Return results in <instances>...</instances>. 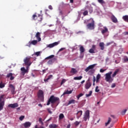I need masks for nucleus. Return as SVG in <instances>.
<instances>
[{
  "label": "nucleus",
  "mask_w": 128,
  "mask_h": 128,
  "mask_svg": "<svg viewBox=\"0 0 128 128\" xmlns=\"http://www.w3.org/2000/svg\"><path fill=\"white\" fill-rule=\"evenodd\" d=\"M84 24H86V28L88 30H94V19L90 18L87 20H85Z\"/></svg>",
  "instance_id": "f257e3e1"
},
{
  "label": "nucleus",
  "mask_w": 128,
  "mask_h": 128,
  "mask_svg": "<svg viewBox=\"0 0 128 128\" xmlns=\"http://www.w3.org/2000/svg\"><path fill=\"white\" fill-rule=\"evenodd\" d=\"M96 66V64L90 65L84 70V72H88L89 74H94L96 72V70H94V66Z\"/></svg>",
  "instance_id": "f03ea898"
},
{
  "label": "nucleus",
  "mask_w": 128,
  "mask_h": 128,
  "mask_svg": "<svg viewBox=\"0 0 128 128\" xmlns=\"http://www.w3.org/2000/svg\"><path fill=\"white\" fill-rule=\"evenodd\" d=\"M60 102V98L58 97H56L54 95L50 96V98L48 99V104H52V106L54 104H58V102Z\"/></svg>",
  "instance_id": "7ed1b4c3"
},
{
  "label": "nucleus",
  "mask_w": 128,
  "mask_h": 128,
  "mask_svg": "<svg viewBox=\"0 0 128 128\" xmlns=\"http://www.w3.org/2000/svg\"><path fill=\"white\" fill-rule=\"evenodd\" d=\"M37 96L38 100L40 102H44V92L42 90H39L37 92Z\"/></svg>",
  "instance_id": "20e7f679"
},
{
  "label": "nucleus",
  "mask_w": 128,
  "mask_h": 128,
  "mask_svg": "<svg viewBox=\"0 0 128 128\" xmlns=\"http://www.w3.org/2000/svg\"><path fill=\"white\" fill-rule=\"evenodd\" d=\"M88 11L90 14H92V12H93L92 7L86 6H85L84 10H82L84 11L82 13L83 16H88Z\"/></svg>",
  "instance_id": "39448f33"
},
{
  "label": "nucleus",
  "mask_w": 128,
  "mask_h": 128,
  "mask_svg": "<svg viewBox=\"0 0 128 128\" xmlns=\"http://www.w3.org/2000/svg\"><path fill=\"white\" fill-rule=\"evenodd\" d=\"M112 74V72H110L105 74V80L109 83L112 82V80H114V78L111 76Z\"/></svg>",
  "instance_id": "423d86ee"
},
{
  "label": "nucleus",
  "mask_w": 128,
  "mask_h": 128,
  "mask_svg": "<svg viewBox=\"0 0 128 128\" xmlns=\"http://www.w3.org/2000/svg\"><path fill=\"white\" fill-rule=\"evenodd\" d=\"M31 60L32 58L30 56L25 58L24 60V62L25 66H30L32 64Z\"/></svg>",
  "instance_id": "0eeeda50"
},
{
  "label": "nucleus",
  "mask_w": 128,
  "mask_h": 128,
  "mask_svg": "<svg viewBox=\"0 0 128 128\" xmlns=\"http://www.w3.org/2000/svg\"><path fill=\"white\" fill-rule=\"evenodd\" d=\"M90 119V110H87L84 114V120L85 122H86L88 120Z\"/></svg>",
  "instance_id": "6e6552de"
},
{
  "label": "nucleus",
  "mask_w": 128,
  "mask_h": 128,
  "mask_svg": "<svg viewBox=\"0 0 128 128\" xmlns=\"http://www.w3.org/2000/svg\"><path fill=\"white\" fill-rule=\"evenodd\" d=\"M92 86V82H90V79H88L86 84H85L84 88L86 90H88Z\"/></svg>",
  "instance_id": "1a4fd4ad"
},
{
  "label": "nucleus",
  "mask_w": 128,
  "mask_h": 128,
  "mask_svg": "<svg viewBox=\"0 0 128 128\" xmlns=\"http://www.w3.org/2000/svg\"><path fill=\"white\" fill-rule=\"evenodd\" d=\"M9 88H10V92L12 94H16V88L12 84H10L9 85Z\"/></svg>",
  "instance_id": "9d476101"
},
{
  "label": "nucleus",
  "mask_w": 128,
  "mask_h": 128,
  "mask_svg": "<svg viewBox=\"0 0 128 128\" xmlns=\"http://www.w3.org/2000/svg\"><path fill=\"white\" fill-rule=\"evenodd\" d=\"M60 42L58 41L57 42H54V43L49 44H48V48H54V46H56L60 44Z\"/></svg>",
  "instance_id": "9b49d317"
},
{
  "label": "nucleus",
  "mask_w": 128,
  "mask_h": 128,
  "mask_svg": "<svg viewBox=\"0 0 128 128\" xmlns=\"http://www.w3.org/2000/svg\"><path fill=\"white\" fill-rule=\"evenodd\" d=\"M38 40H32L31 42H29L28 44H29V45H26L27 46H29V48H30V46H32V44H33V46H36V44H38Z\"/></svg>",
  "instance_id": "f8f14e48"
},
{
  "label": "nucleus",
  "mask_w": 128,
  "mask_h": 128,
  "mask_svg": "<svg viewBox=\"0 0 128 128\" xmlns=\"http://www.w3.org/2000/svg\"><path fill=\"white\" fill-rule=\"evenodd\" d=\"M96 45H92V48H90L88 52L90 53V54H95V52L94 50H96Z\"/></svg>",
  "instance_id": "ddd939ff"
},
{
  "label": "nucleus",
  "mask_w": 128,
  "mask_h": 128,
  "mask_svg": "<svg viewBox=\"0 0 128 128\" xmlns=\"http://www.w3.org/2000/svg\"><path fill=\"white\" fill-rule=\"evenodd\" d=\"M8 106L9 108H18V103H15L13 104H10Z\"/></svg>",
  "instance_id": "4468645a"
},
{
  "label": "nucleus",
  "mask_w": 128,
  "mask_h": 128,
  "mask_svg": "<svg viewBox=\"0 0 128 128\" xmlns=\"http://www.w3.org/2000/svg\"><path fill=\"white\" fill-rule=\"evenodd\" d=\"M23 126L25 128H28L32 126V123H30V122H26L23 124Z\"/></svg>",
  "instance_id": "2eb2a0df"
},
{
  "label": "nucleus",
  "mask_w": 128,
  "mask_h": 128,
  "mask_svg": "<svg viewBox=\"0 0 128 128\" xmlns=\"http://www.w3.org/2000/svg\"><path fill=\"white\" fill-rule=\"evenodd\" d=\"M36 38L38 40V42H40L42 40V38H40V32H38L36 34Z\"/></svg>",
  "instance_id": "dca6fc26"
},
{
  "label": "nucleus",
  "mask_w": 128,
  "mask_h": 128,
  "mask_svg": "<svg viewBox=\"0 0 128 128\" xmlns=\"http://www.w3.org/2000/svg\"><path fill=\"white\" fill-rule=\"evenodd\" d=\"M12 73H8L6 75L7 78H10V80H14V76H12Z\"/></svg>",
  "instance_id": "f3484780"
},
{
  "label": "nucleus",
  "mask_w": 128,
  "mask_h": 128,
  "mask_svg": "<svg viewBox=\"0 0 128 128\" xmlns=\"http://www.w3.org/2000/svg\"><path fill=\"white\" fill-rule=\"evenodd\" d=\"M20 70L22 72V74L24 75L26 74H28V70H26V68L24 67H22L20 68Z\"/></svg>",
  "instance_id": "a211bd4d"
},
{
  "label": "nucleus",
  "mask_w": 128,
  "mask_h": 128,
  "mask_svg": "<svg viewBox=\"0 0 128 128\" xmlns=\"http://www.w3.org/2000/svg\"><path fill=\"white\" fill-rule=\"evenodd\" d=\"M70 74H78V70L74 68H72L71 70L70 71Z\"/></svg>",
  "instance_id": "6ab92c4d"
},
{
  "label": "nucleus",
  "mask_w": 128,
  "mask_h": 128,
  "mask_svg": "<svg viewBox=\"0 0 128 128\" xmlns=\"http://www.w3.org/2000/svg\"><path fill=\"white\" fill-rule=\"evenodd\" d=\"M104 29H102V30H101V32L102 34H106V32H108V28L106 27V26H104Z\"/></svg>",
  "instance_id": "aec40b11"
},
{
  "label": "nucleus",
  "mask_w": 128,
  "mask_h": 128,
  "mask_svg": "<svg viewBox=\"0 0 128 128\" xmlns=\"http://www.w3.org/2000/svg\"><path fill=\"white\" fill-rule=\"evenodd\" d=\"M111 20L113 22H118V19L113 14L111 16Z\"/></svg>",
  "instance_id": "412c9836"
},
{
  "label": "nucleus",
  "mask_w": 128,
  "mask_h": 128,
  "mask_svg": "<svg viewBox=\"0 0 128 128\" xmlns=\"http://www.w3.org/2000/svg\"><path fill=\"white\" fill-rule=\"evenodd\" d=\"M99 46L100 47V50H104V43L101 42L99 44Z\"/></svg>",
  "instance_id": "4be33fe9"
},
{
  "label": "nucleus",
  "mask_w": 128,
  "mask_h": 128,
  "mask_svg": "<svg viewBox=\"0 0 128 128\" xmlns=\"http://www.w3.org/2000/svg\"><path fill=\"white\" fill-rule=\"evenodd\" d=\"M4 101H2L0 102V111L4 110Z\"/></svg>",
  "instance_id": "5701e85b"
},
{
  "label": "nucleus",
  "mask_w": 128,
  "mask_h": 128,
  "mask_svg": "<svg viewBox=\"0 0 128 128\" xmlns=\"http://www.w3.org/2000/svg\"><path fill=\"white\" fill-rule=\"evenodd\" d=\"M42 20V15L38 14L37 22H41Z\"/></svg>",
  "instance_id": "b1692460"
},
{
  "label": "nucleus",
  "mask_w": 128,
  "mask_h": 128,
  "mask_svg": "<svg viewBox=\"0 0 128 128\" xmlns=\"http://www.w3.org/2000/svg\"><path fill=\"white\" fill-rule=\"evenodd\" d=\"M76 100H69V102L68 104V106H69V104H76Z\"/></svg>",
  "instance_id": "393cba45"
},
{
  "label": "nucleus",
  "mask_w": 128,
  "mask_h": 128,
  "mask_svg": "<svg viewBox=\"0 0 128 128\" xmlns=\"http://www.w3.org/2000/svg\"><path fill=\"white\" fill-rule=\"evenodd\" d=\"M80 53L83 54L85 52L84 48V46H81L80 48Z\"/></svg>",
  "instance_id": "a878e982"
},
{
  "label": "nucleus",
  "mask_w": 128,
  "mask_h": 128,
  "mask_svg": "<svg viewBox=\"0 0 128 128\" xmlns=\"http://www.w3.org/2000/svg\"><path fill=\"white\" fill-rule=\"evenodd\" d=\"M38 17V15H36V14H34L32 16V20H37Z\"/></svg>",
  "instance_id": "bb28decb"
},
{
  "label": "nucleus",
  "mask_w": 128,
  "mask_h": 128,
  "mask_svg": "<svg viewBox=\"0 0 128 128\" xmlns=\"http://www.w3.org/2000/svg\"><path fill=\"white\" fill-rule=\"evenodd\" d=\"M82 78V76H76L74 78V80H80Z\"/></svg>",
  "instance_id": "cd10ccee"
},
{
  "label": "nucleus",
  "mask_w": 128,
  "mask_h": 128,
  "mask_svg": "<svg viewBox=\"0 0 128 128\" xmlns=\"http://www.w3.org/2000/svg\"><path fill=\"white\" fill-rule=\"evenodd\" d=\"M72 90H70L68 91V90H67L66 91H65L64 94H64H72Z\"/></svg>",
  "instance_id": "c85d7f7f"
},
{
  "label": "nucleus",
  "mask_w": 128,
  "mask_h": 128,
  "mask_svg": "<svg viewBox=\"0 0 128 128\" xmlns=\"http://www.w3.org/2000/svg\"><path fill=\"white\" fill-rule=\"evenodd\" d=\"M49 128H58V125H56V124H52L49 126Z\"/></svg>",
  "instance_id": "c756f323"
},
{
  "label": "nucleus",
  "mask_w": 128,
  "mask_h": 128,
  "mask_svg": "<svg viewBox=\"0 0 128 128\" xmlns=\"http://www.w3.org/2000/svg\"><path fill=\"white\" fill-rule=\"evenodd\" d=\"M118 72H120L119 70H116L114 71V73L112 74V78H114L116 74H118Z\"/></svg>",
  "instance_id": "7c9ffc66"
},
{
  "label": "nucleus",
  "mask_w": 128,
  "mask_h": 128,
  "mask_svg": "<svg viewBox=\"0 0 128 128\" xmlns=\"http://www.w3.org/2000/svg\"><path fill=\"white\" fill-rule=\"evenodd\" d=\"M76 114L78 115V118H80V116H82V110L78 111L76 113Z\"/></svg>",
  "instance_id": "2f4dec72"
},
{
  "label": "nucleus",
  "mask_w": 128,
  "mask_h": 128,
  "mask_svg": "<svg viewBox=\"0 0 128 128\" xmlns=\"http://www.w3.org/2000/svg\"><path fill=\"white\" fill-rule=\"evenodd\" d=\"M122 19L124 20V22H128V15L123 16Z\"/></svg>",
  "instance_id": "473e14b6"
},
{
  "label": "nucleus",
  "mask_w": 128,
  "mask_h": 128,
  "mask_svg": "<svg viewBox=\"0 0 128 128\" xmlns=\"http://www.w3.org/2000/svg\"><path fill=\"white\" fill-rule=\"evenodd\" d=\"M110 122H112V118H108V122L105 123L106 126H107L110 123Z\"/></svg>",
  "instance_id": "72a5a7b5"
},
{
  "label": "nucleus",
  "mask_w": 128,
  "mask_h": 128,
  "mask_svg": "<svg viewBox=\"0 0 128 128\" xmlns=\"http://www.w3.org/2000/svg\"><path fill=\"white\" fill-rule=\"evenodd\" d=\"M98 2L101 4H106V2L104 0H98Z\"/></svg>",
  "instance_id": "f704fd0d"
},
{
  "label": "nucleus",
  "mask_w": 128,
  "mask_h": 128,
  "mask_svg": "<svg viewBox=\"0 0 128 128\" xmlns=\"http://www.w3.org/2000/svg\"><path fill=\"white\" fill-rule=\"evenodd\" d=\"M123 60H124V62H128V56H124V57L123 58Z\"/></svg>",
  "instance_id": "c9c22d12"
},
{
  "label": "nucleus",
  "mask_w": 128,
  "mask_h": 128,
  "mask_svg": "<svg viewBox=\"0 0 128 128\" xmlns=\"http://www.w3.org/2000/svg\"><path fill=\"white\" fill-rule=\"evenodd\" d=\"M80 122H78V121H76L74 122V124L75 126H78L80 125Z\"/></svg>",
  "instance_id": "e433bc0d"
},
{
  "label": "nucleus",
  "mask_w": 128,
  "mask_h": 128,
  "mask_svg": "<svg viewBox=\"0 0 128 128\" xmlns=\"http://www.w3.org/2000/svg\"><path fill=\"white\" fill-rule=\"evenodd\" d=\"M64 118V115L62 114H60L59 116V120H62Z\"/></svg>",
  "instance_id": "4c0bfd02"
},
{
  "label": "nucleus",
  "mask_w": 128,
  "mask_h": 128,
  "mask_svg": "<svg viewBox=\"0 0 128 128\" xmlns=\"http://www.w3.org/2000/svg\"><path fill=\"white\" fill-rule=\"evenodd\" d=\"M92 91H90L88 94H86V98H88V96H92Z\"/></svg>",
  "instance_id": "58836bf2"
},
{
  "label": "nucleus",
  "mask_w": 128,
  "mask_h": 128,
  "mask_svg": "<svg viewBox=\"0 0 128 128\" xmlns=\"http://www.w3.org/2000/svg\"><path fill=\"white\" fill-rule=\"evenodd\" d=\"M34 56H40V52H38L34 53Z\"/></svg>",
  "instance_id": "ea45409f"
},
{
  "label": "nucleus",
  "mask_w": 128,
  "mask_h": 128,
  "mask_svg": "<svg viewBox=\"0 0 128 128\" xmlns=\"http://www.w3.org/2000/svg\"><path fill=\"white\" fill-rule=\"evenodd\" d=\"M54 62V59H49V60H48L49 64H52V62Z\"/></svg>",
  "instance_id": "a19ab883"
},
{
  "label": "nucleus",
  "mask_w": 128,
  "mask_h": 128,
  "mask_svg": "<svg viewBox=\"0 0 128 128\" xmlns=\"http://www.w3.org/2000/svg\"><path fill=\"white\" fill-rule=\"evenodd\" d=\"M128 110L126 109L123 110L122 112H121V114H122V116H124V114H126V111Z\"/></svg>",
  "instance_id": "79ce46f5"
},
{
  "label": "nucleus",
  "mask_w": 128,
  "mask_h": 128,
  "mask_svg": "<svg viewBox=\"0 0 128 128\" xmlns=\"http://www.w3.org/2000/svg\"><path fill=\"white\" fill-rule=\"evenodd\" d=\"M96 82H98V80H99L100 79V74H98L96 76Z\"/></svg>",
  "instance_id": "37998d69"
},
{
  "label": "nucleus",
  "mask_w": 128,
  "mask_h": 128,
  "mask_svg": "<svg viewBox=\"0 0 128 128\" xmlns=\"http://www.w3.org/2000/svg\"><path fill=\"white\" fill-rule=\"evenodd\" d=\"M4 96H5L4 94L1 95V96H0V102H2V98H4Z\"/></svg>",
  "instance_id": "c03bdc74"
},
{
  "label": "nucleus",
  "mask_w": 128,
  "mask_h": 128,
  "mask_svg": "<svg viewBox=\"0 0 128 128\" xmlns=\"http://www.w3.org/2000/svg\"><path fill=\"white\" fill-rule=\"evenodd\" d=\"M24 118V116H22L19 118L20 120H23Z\"/></svg>",
  "instance_id": "a18cd8bd"
},
{
  "label": "nucleus",
  "mask_w": 128,
  "mask_h": 128,
  "mask_svg": "<svg viewBox=\"0 0 128 128\" xmlns=\"http://www.w3.org/2000/svg\"><path fill=\"white\" fill-rule=\"evenodd\" d=\"M4 88V84H2V83H0V88Z\"/></svg>",
  "instance_id": "49530a36"
},
{
  "label": "nucleus",
  "mask_w": 128,
  "mask_h": 128,
  "mask_svg": "<svg viewBox=\"0 0 128 128\" xmlns=\"http://www.w3.org/2000/svg\"><path fill=\"white\" fill-rule=\"evenodd\" d=\"M95 92H100V89H98V86H96V89H95Z\"/></svg>",
  "instance_id": "de8ad7c7"
},
{
  "label": "nucleus",
  "mask_w": 128,
  "mask_h": 128,
  "mask_svg": "<svg viewBox=\"0 0 128 128\" xmlns=\"http://www.w3.org/2000/svg\"><path fill=\"white\" fill-rule=\"evenodd\" d=\"M64 82H66V80L63 79V80H62V82H61V83H60V86H62V84H64Z\"/></svg>",
  "instance_id": "09e8293b"
},
{
  "label": "nucleus",
  "mask_w": 128,
  "mask_h": 128,
  "mask_svg": "<svg viewBox=\"0 0 128 128\" xmlns=\"http://www.w3.org/2000/svg\"><path fill=\"white\" fill-rule=\"evenodd\" d=\"M38 120L40 124H44V122H42V118H40Z\"/></svg>",
  "instance_id": "8fccbe9b"
},
{
  "label": "nucleus",
  "mask_w": 128,
  "mask_h": 128,
  "mask_svg": "<svg viewBox=\"0 0 128 128\" xmlns=\"http://www.w3.org/2000/svg\"><path fill=\"white\" fill-rule=\"evenodd\" d=\"M54 58V55H50V56H48V59L50 60L52 58Z\"/></svg>",
  "instance_id": "3c124183"
},
{
  "label": "nucleus",
  "mask_w": 128,
  "mask_h": 128,
  "mask_svg": "<svg viewBox=\"0 0 128 128\" xmlns=\"http://www.w3.org/2000/svg\"><path fill=\"white\" fill-rule=\"evenodd\" d=\"M106 70H104L102 68L100 69V72H106Z\"/></svg>",
  "instance_id": "603ef678"
},
{
  "label": "nucleus",
  "mask_w": 128,
  "mask_h": 128,
  "mask_svg": "<svg viewBox=\"0 0 128 128\" xmlns=\"http://www.w3.org/2000/svg\"><path fill=\"white\" fill-rule=\"evenodd\" d=\"M111 88H116V84H114V83L112 84V86H111Z\"/></svg>",
  "instance_id": "864d4df0"
},
{
  "label": "nucleus",
  "mask_w": 128,
  "mask_h": 128,
  "mask_svg": "<svg viewBox=\"0 0 128 128\" xmlns=\"http://www.w3.org/2000/svg\"><path fill=\"white\" fill-rule=\"evenodd\" d=\"M35 128H44V126H40V127H38V125L36 124V125L35 126Z\"/></svg>",
  "instance_id": "5fc2aeb1"
},
{
  "label": "nucleus",
  "mask_w": 128,
  "mask_h": 128,
  "mask_svg": "<svg viewBox=\"0 0 128 128\" xmlns=\"http://www.w3.org/2000/svg\"><path fill=\"white\" fill-rule=\"evenodd\" d=\"M66 50V48H60V49L59 50L58 52H62V50Z\"/></svg>",
  "instance_id": "6e6d98bb"
},
{
  "label": "nucleus",
  "mask_w": 128,
  "mask_h": 128,
  "mask_svg": "<svg viewBox=\"0 0 128 128\" xmlns=\"http://www.w3.org/2000/svg\"><path fill=\"white\" fill-rule=\"evenodd\" d=\"M112 44V42H108L106 44V46H110V44Z\"/></svg>",
  "instance_id": "4d7b16f0"
},
{
  "label": "nucleus",
  "mask_w": 128,
  "mask_h": 128,
  "mask_svg": "<svg viewBox=\"0 0 128 128\" xmlns=\"http://www.w3.org/2000/svg\"><path fill=\"white\" fill-rule=\"evenodd\" d=\"M30 66H26V70H28V68H30Z\"/></svg>",
  "instance_id": "13d9d810"
},
{
  "label": "nucleus",
  "mask_w": 128,
  "mask_h": 128,
  "mask_svg": "<svg viewBox=\"0 0 128 128\" xmlns=\"http://www.w3.org/2000/svg\"><path fill=\"white\" fill-rule=\"evenodd\" d=\"M48 78H47L46 79L44 80V81L45 82H48Z\"/></svg>",
  "instance_id": "bf43d9fd"
},
{
  "label": "nucleus",
  "mask_w": 128,
  "mask_h": 128,
  "mask_svg": "<svg viewBox=\"0 0 128 128\" xmlns=\"http://www.w3.org/2000/svg\"><path fill=\"white\" fill-rule=\"evenodd\" d=\"M78 96H79L80 97V98L81 96H84V94L82 93H80Z\"/></svg>",
  "instance_id": "052dcab7"
},
{
  "label": "nucleus",
  "mask_w": 128,
  "mask_h": 128,
  "mask_svg": "<svg viewBox=\"0 0 128 128\" xmlns=\"http://www.w3.org/2000/svg\"><path fill=\"white\" fill-rule=\"evenodd\" d=\"M49 8H50V10H52V6H49Z\"/></svg>",
  "instance_id": "680f3d73"
},
{
  "label": "nucleus",
  "mask_w": 128,
  "mask_h": 128,
  "mask_svg": "<svg viewBox=\"0 0 128 128\" xmlns=\"http://www.w3.org/2000/svg\"><path fill=\"white\" fill-rule=\"evenodd\" d=\"M66 128H70V124H68Z\"/></svg>",
  "instance_id": "e2e57ef3"
},
{
  "label": "nucleus",
  "mask_w": 128,
  "mask_h": 128,
  "mask_svg": "<svg viewBox=\"0 0 128 128\" xmlns=\"http://www.w3.org/2000/svg\"><path fill=\"white\" fill-rule=\"evenodd\" d=\"M52 78V75H50L48 76V80H50V78Z\"/></svg>",
  "instance_id": "0e129e2a"
},
{
  "label": "nucleus",
  "mask_w": 128,
  "mask_h": 128,
  "mask_svg": "<svg viewBox=\"0 0 128 128\" xmlns=\"http://www.w3.org/2000/svg\"><path fill=\"white\" fill-rule=\"evenodd\" d=\"M84 82H86L84 80H82L81 82H80V84H84Z\"/></svg>",
  "instance_id": "69168bd1"
},
{
  "label": "nucleus",
  "mask_w": 128,
  "mask_h": 128,
  "mask_svg": "<svg viewBox=\"0 0 128 128\" xmlns=\"http://www.w3.org/2000/svg\"><path fill=\"white\" fill-rule=\"evenodd\" d=\"M124 34L126 35V34H128V32H124Z\"/></svg>",
  "instance_id": "338daca9"
},
{
  "label": "nucleus",
  "mask_w": 128,
  "mask_h": 128,
  "mask_svg": "<svg viewBox=\"0 0 128 128\" xmlns=\"http://www.w3.org/2000/svg\"><path fill=\"white\" fill-rule=\"evenodd\" d=\"M70 2H71V4H74V0H70Z\"/></svg>",
  "instance_id": "774afa93"
}]
</instances>
